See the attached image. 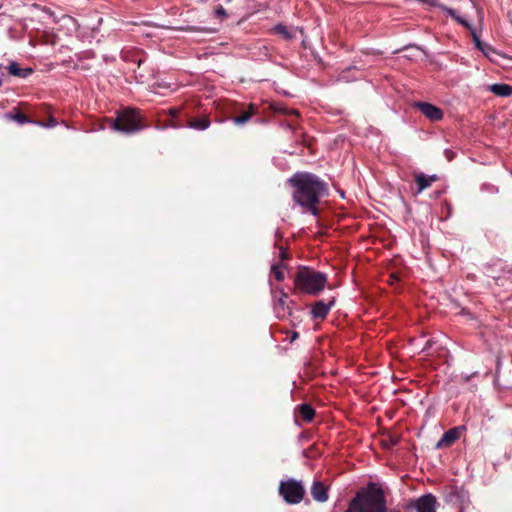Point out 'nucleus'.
Segmentation results:
<instances>
[{
	"instance_id": "nucleus-1",
	"label": "nucleus",
	"mask_w": 512,
	"mask_h": 512,
	"mask_svg": "<svg viewBox=\"0 0 512 512\" xmlns=\"http://www.w3.org/2000/svg\"><path fill=\"white\" fill-rule=\"evenodd\" d=\"M293 188V200L312 215L318 214L317 205L327 195V184L318 176L308 172H297L288 179Z\"/></svg>"
},
{
	"instance_id": "nucleus-2",
	"label": "nucleus",
	"mask_w": 512,
	"mask_h": 512,
	"mask_svg": "<svg viewBox=\"0 0 512 512\" xmlns=\"http://www.w3.org/2000/svg\"><path fill=\"white\" fill-rule=\"evenodd\" d=\"M345 512H387L383 490L374 483L369 484L365 490L357 492Z\"/></svg>"
},
{
	"instance_id": "nucleus-3",
	"label": "nucleus",
	"mask_w": 512,
	"mask_h": 512,
	"mask_svg": "<svg viewBox=\"0 0 512 512\" xmlns=\"http://www.w3.org/2000/svg\"><path fill=\"white\" fill-rule=\"evenodd\" d=\"M327 283L325 273L309 268L299 269L294 277V289L296 293L317 295L324 290Z\"/></svg>"
},
{
	"instance_id": "nucleus-4",
	"label": "nucleus",
	"mask_w": 512,
	"mask_h": 512,
	"mask_svg": "<svg viewBox=\"0 0 512 512\" xmlns=\"http://www.w3.org/2000/svg\"><path fill=\"white\" fill-rule=\"evenodd\" d=\"M109 122L113 130L126 134L136 133L144 128L139 112L131 108L118 113L116 119Z\"/></svg>"
},
{
	"instance_id": "nucleus-5",
	"label": "nucleus",
	"mask_w": 512,
	"mask_h": 512,
	"mask_svg": "<svg viewBox=\"0 0 512 512\" xmlns=\"http://www.w3.org/2000/svg\"><path fill=\"white\" fill-rule=\"evenodd\" d=\"M279 493L287 503L298 504L302 501L305 490L301 482L289 479L280 483Z\"/></svg>"
},
{
	"instance_id": "nucleus-6",
	"label": "nucleus",
	"mask_w": 512,
	"mask_h": 512,
	"mask_svg": "<svg viewBox=\"0 0 512 512\" xmlns=\"http://www.w3.org/2000/svg\"><path fill=\"white\" fill-rule=\"evenodd\" d=\"M274 311L278 318H284L290 314L289 297L283 289H272Z\"/></svg>"
},
{
	"instance_id": "nucleus-7",
	"label": "nucleus",
	"mask_w": 512,
	"mask_h": 512,
	"mask_svg": "<svg viewBox=\"0 0 512 512\" xmlns=\"http://www.w3.org/2000/svg\"><path fill=\"white\" fill-rule=\"evenodd\" d=\"M415 107H417L430 121H439L443 118L442 110L430 103L417 102Z\"/></svg>"
},
{
	"instance_id": "nucleus-8",
	"label": "nucleus",
	"mask_w": 512,
	"mask_h": 512,
	"mask_svg": "<svg viewBox=\"0 0 512 512\" xmlns=\"http://www.w3.org/2000/svg\"><path fill=\"white\" fill-rule=\"evenodd\" d=\"M437 499L432 494L420 497L416 502L417 512H436Z\"/></svg>"
},
{
	"instance_id": "nucleus-9",
	"label": "nucleus",
	"mask_w": 512,
	"mask_h": 512,
	"mask_svg": "<svg viewBox=\"0 0 512 512\" xmlns=\"http://www.w3.org/2000/svg\"><path fill=\"white\" fill-rule=\"evenodd\" d=\"M335 301L334 299L330 300L329 302H324L323 300L317 301L311 309V315L314 319H324L332 306L334 305Z\"/></svg>"
},
{
	"instance_id": "nucleus-10",
	"label": "nucleus",
	"mask_w": 512,
	"mask_h": 512,
	"mask_svg": "<svg viewBox=\"0 0 512 512\" xmlns=\"http://www.w3.org/2000/svg\"><path fill=\"white\" fill-rule=\"evenodd\" d=\"M445 12L450 15L452 18H454L459 24L467 27L470 29L471 33H472V36H473V41L475 43V46L480 49L482 48V46L485 44L483 43L479 36L477 35L476 31L471 27V25L462 17L458 16L455 12V10L451 9V8H447L445 7L444 8Z\"/></svg>"
},
{
	"instance_id": "nucleus-11",
	"label": "nucleus",
	"mask_w": 512,
	"mask_h": 512,
	"mask_svg": "<svg viewBox=\"0 0 512 512\" xmlns=\"http://www.w3.org/2000/svg\"><path fill=\"white\" fill-rule=\"evenodd\" d=\"M460 429H462V427H455L446 431L441 439L437 442L436 448L451 446L459 438Z\"/></svg>"
},
{
	"instance_id": "nucleus-12",
	"label": "nucleus",
	"mask_w": 512,
	"mask_h": 512,
	"mask_svg": "<svg viewBox=\"0 0 512 512\" xmlns=\"http://www.w3.org/2000/svg\"><path fill=\"white\" fill-rule=\"evenodd\" d=\"M311 495L317 502H326L329 498L327 486L320 481H315L311 487Z\"/></svg>"
},
{
	"instance_id": "nucleus-13",
	"label": "nucleus",
	"mask_w": 512,
	"mask_h": 512,
	"mask_svg": "<svg viewBox=\"0 0 512 512\" xmlns=\"http://www.w3.org/2000/svg\"><path fill=\"white\" fill-rule=\"evenodd\" d=\"M438 180L437 175L427 176L423 173H418L415 175V181L417 183L418 189L417 194H420L423 190L427 189L432 185V183Z\"/></svg>"
},
{
	"instance_id": "nucleus-14",
	"label": "nucleus",
	"mask_w": 512,
	"mask_h": 512,
	"mask_svg": "<svg viewBox=\"0 0 512 512\" xmlns=\"http://www.w3.org/2000/svg\"><path fill=\"white\" fill-rule=\"evenodd\" d=\"M7 70L10 75L19 77V78H27L33 73V69L30 67L20 68L17 62H10L7 66Z\"/></svg>"
},
{
	"instance_id": "nucleus-15",
	"label": "nucleus",
	"mask_w": 512,
	"mask_h": 512,
	"mask_svg": "<svg viewBox=\"0 0 512 512\" xmlns=\"http://www.w3.org/2000/svg\"><path fill=\"white\" fill-rule=\"evenodd\" d=\"M489 90L493 94L500 96V97H508V96L512 95V86H510L508 84H503V83L492 84L489 87Z\"/></svg>"
},
{
	"instance_id": "nucleus-16",
	"label": "nucleus",
	"mask_w": 512,
	"mask_h": 512,
	"mask_svg": "<svg viewBox=\"0 0 512 512\" xmlns=\"http://www.w3.org/2000/svg\"><path fill=\"white\" fill-rule=\"evenodd\" d=\"M297 415L305 422H311L315 416L314 409L308 404H301L297 407Z\"/></svg>"
},
{
	"instance_id": "nucleus-17",
	"label": "nucleus",
	"mask_w": 512,
	"mask_h": 512,
	"mask_svg": "<svg viewBox=\"0 0 512 512\" xmlns=\"http://www.w3.org/2000/svg\"><path fill=\"white\" fill-rule=\"evenodd\" d=\"M189 128L196 130H206L210 126V121L207 117L190 120L187 124Z\"/></svg>"
},
{
	"instance_id": "nucleus-18",
	"label": "nucleus",
	"mask_w": 512,
	"mask_h": 512,
	"mask_svg": "<svg viewBox=\"0 0 512 512\" xmlns=\"http://www.w3.org/2000/svg\"><path fill=\"white\" fill-rule=\"evenodd\" d=\"M255 113V107L251 104L249 106V109L245 112H243L241 115L239 116H236L233 118V122L236 124V125H243L245 124L250 118L251 116Z\"/></svg>"
},
{
	"instance_id": "nucleus-19",
	"label": "nucleus",
	"mask_w": 512,
	"mask_h": 512,
	"mask_svg": "<svg viewBox=\"0 0 512 512\" xmlns=\"http://www.w3.org/2000/svg\"><path fill=\"white\" fill-rule=\"evenodd\" d=\"M5 117L19 124H25L30 122L29 118L19 110H17L16 112H9L5 115Z\"/></svg>"
},
{
	"instance_id": "nucleus-20",
	"label": "nucleus",
	"mask_w": 512,
	"mask_h": 512,
	"mask_svg": "<svg viewBox=\"0 0 512 512\" xmlns=\"http://www.w3.org/2000/svg\"><path fill=\"white\" fill-rule=\"evenodd\" d=\"M271 273L274 275L277 281H283L284 276V265L283 264H273L271 266Z\"/></svg>"
},
{
	"instance_id": "nucleus-21",
	"label": "nucleus",
	"mask_w": 512,
	"mask_h": 512,
	"mask_svg": "<svg viewBox=\"0 0 512 512\" xmlns=\"http://www.w3.org/2000/svg\"><path fill=\"white\" fill-rule=\"evenodd\" d=\"M274 31L277 34L281 35L286 40H290V39L293 38V35L291 34V32L284 25H277V26H275Z\"/></svg>"
},
{
	"instance_id": "nucleus-22",
	"label": "nucleus",
	"mask_w": 512,
	"mask_h": 512,
	"mask_svg": "<svg viewBox=\"0 0 512 512\" xmlns=\"http://www.w3.org/2000/svg\"><path fill=\"white\" fill-rule=\"evenodd\" d=\"M487 58H489L490 60H494L493 57L494 55H497V52L496 50L489 44H484L482 46V48L479 49Z\"/></svg>"
},
{
	"instance_id": "nucleus-23",
	"label": "nucleus",
	"mask_w": 512,
	"mask_h": 512,
	"mask_svg": "<svg viewBox=\"0 0 512 512\" xmlns=\"http://www.w3.org/2000/svg\"><path fill=\"white\" fill-rule=\"evenodd\" d=\"M480 189L482 192H488L491 194H496L499 191L497 186H495L493 184H489V183L482 184Z\"/></svg>"
},
{
	"instance_id": "nucleus-24",
	"label": "nucleus",
	"mask_w": 512,
	"mask_h": 512,
	"mask_svg": "<svg viewBox=\"0 0 512 512\" xmlns=\"http://www.w3.org/2000/svg\"><path fill=\"white\" fill-rule=\"evenodd\" d=\"M56 125H57L56 120H55L54 118H50V119L48 120V123H47V124H45L44 126H45V127H48V128H52V127H55Z\"/></svg>"
},
{
	"instance_id": "nucleus-25",
	"label": "nucleus",
	"mask_w": 512,
	"mask_h": 512,
	"mask_svg": "<svg viewBox=\"0 0 512 512\" xmlns=\"http://www.w3.org/2000/svg\"><path fill=\"white\" fill-rule=\"evenodd\" d=\"M279 257L282 261L287 258V252L283 247L280 248Z\"/></svg>"
},
{
	"instance_id": "nucleus-26",
	"label": "nucleus",
	"mask_w": 512,
	"mask_h": 512,
	"mask_svg": "<svg viewBox=\"0 0 512 512\" xmlns=\"http://www.w3.org/2000/svg\"><path fill=\"white\" fill-rule=\"evenodd\" d=\"M169 111H170V114H171L172 116H176V115H177V113H178V110H177V109H170Z\"/></svg>"
},
{
	"instance_id": "nucleus-27",
	"label": "nucleus",
	"mask_w": 512,
	"mask_h": 512,
	"mask_svg": "<svg viewBox=\"0 0 512 512\" xmlns=\"http://www.w3.org/2000/svg\"><path fill=\"white\" fill-rule=\"evenodd\" d=\"M446 156H447V158H448L449 160H451V159H452V153H451L450 151H448V150L446 151Z\"/></svg>"
},
{
	"instance_id": "nucleus-28",
	"label": "nucleus",
	"mask_w": 512,
	"mask_h": 512,
	"mask_svg": "<svg viewBox=\"0 0 512 512\" xmlns=\"http://www.w3.org/2000/svg\"><path fill=\"white\" fill-rule=\"evenodd\" d=\"M3 83V80H2V76L0 75V86L2 85Z\"/></svg>"
},
{
	"instance_id": "nucleus-29",
	"label": "nucleus",
	"mask_w": 512,
	"mask_h": 512,
	"mask_svg": "<svg viewBox=\"0 0 512 512\" xmlns=\"http://www.w3.org/2000/svg\"><path fill=\"white\" fill-rule=\"evenodd\" d=\"M219 13H220V14H223V13H224V10H223V9L219 10Z\"/></svg>"
},
{
	"instance_id": "nucleus-30",
	"label": "nucleus",
	"mask_w": 512,
	"mask_h": 512,
	"mask_svg": "<svg viewBox=\"0 0 512 512\" xmlns=\"http://www.w3.org/2000/svg\"><path fill=\"white\" fill-rule=\"evenodd\" d=\"M510 174L512 175V170L510 171Z\"/></svg>"
}]
</instances>
